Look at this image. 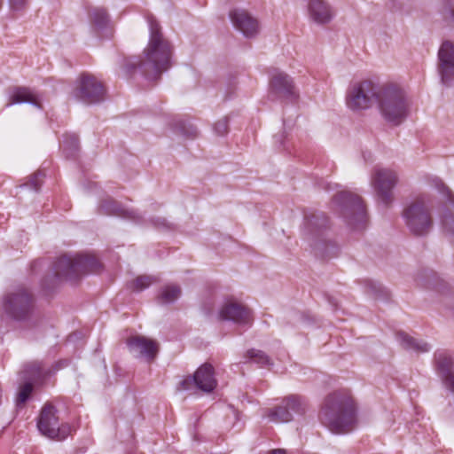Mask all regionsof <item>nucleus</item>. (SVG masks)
<instances>
[{"instance_id": "1", "label": "nucleus", "mask_w": 454, "mask_h": 454, "mask_svg": "<svg viewBox=\"0 0 454 454\" xmlns=\"http://www.w3.org/2000/svg\"><path fill=\"white\" fill-rule=\"evenodd\" d=\"M149 40L143 57H130L125 60L127 74L138 72L148 81L158 80L172 66L173 46L164 36L160 23L153 17L147 18Z\"/></svg>"}, {"instance_id": "2", "label": "nucleus", "mask_w": 454, "mask_h": 454, "mask_svg": "<svg viewBox=\"0 0 454 454\" xmlns=\"http://www.w3.org/2000/svg\"><path fill=\"white\" fill-rule=\"evenodd\" d=\"M319 419L333 433H348L356 423L355 403L348 395L331 394L325 398Z\"/></svg>"}, {"instance_id": "3", "label": "nucleus", "mask_w": 454, "mask_h": 454, "mask_svg": "<svg viewBox=\"0 0 454 454\" xmlns=\"http://www.w3.org/2000/svg\"><path fill=\"white\" fill-rule=\"evenodd\" d=\"M376 105L382 118L395 126L401 124L410 113V101L405 91L393 82L380 84Z\"/></svg>"}, {"instance_id": "4", "label": "nucleus", "mask_w": 454, "mask_h": 454, "mask_svg": "<svg viewBox=\"0 0 454 454\" xmlns=\"http://www.w3.org/2000/svg\"><path fill=\"white\" fill-rule=\"evenodd\" d=\"M103 269L99 260L88 254H64L52 264L54 281H77L89 274H98Z\"/></svg>"}, {"instance_id": "5", "label": "nucleus", "mask_w": 454, "mask_h": 454, "mask_svg": "<svg viewBox=\"0 0 454 454\" xmlns=\"http://www.w3.org/2000/svg\"><path fill=\"white\" fill-rule=\"evenodd\" d=\"M333 210L354 231L365 229L368 217L364 205L358 195L348 191L338 192L333 199Z\"/></svg>"}, {"instance_id": "6", "label": "nucleus", "mask_w": 454, "mask_h": 454, "mask_svg": "<svg viewBox=\"0 0 454 454\" xmlns=\"http://www.w3.org/2000/svg\"><path fill=\"white\" fill-rule=\"evenodd\" d=\"M3 310L5 315L15 321L26 322L34 325L37 319L35 299L24 288L6 294L3 297Z\"/></svg>"}, {"instance_id": "7", "label": "nucleus", "mask_w": 454, "mask_h": 454, "mask_svg": "<svg viewBox=\"0 0 454 454\" xmlns=\"http://www.w3.org/2000/svg\"><path fill=\"white\" fill-rule=\"evenodd\" d=\"M403 217L410 231L416 236L427 235L432 227L433 221L424 196L418 197L407 205Z\"/></svg>"}, {"instance_id": "8", "label": "nucleus", "mask_w": 454, "mask_h": 454, "mask_svg": "<svg viewBox=\"0 0 454 454\" xmlns=\"http://www.w3.org/2000/svg\"><path fill=\"white\" fill-rule=\"evenodd\" d=\"M380 84L370 80L354 83L346 96V105L352 111L365 110L377 103Z\"/></svg>"}, {"instance_id": "9", "label": "nucleus", "mask_w": 454, "mask_h": 454, "mask_svg": "<svg viewBox=\"0 0 454 454\" xmlns=\"http://www.w3.org/2000/svg\"><path fill=\"white\" fill-rule=\"evenodd\" d=\"M328 219L324 212H313L305 215V232L308 239L318 238L313 248L322 256H333L336 254L337 247L334 243L321 239L322 231L327 226Z\"/></svg>"}, {"instance_id": "10", "label": "nucleus", "mask_w": 454, "mask_h": 454, "mask_svg": "<svg viewBox=\"0 0 454 454\" xmlns=\"http://www.w3.org/2000/svg\"><path fill=\"white\" fill-rule=\"evenodd\" d=\"M397 173L388 168L375 167L371 176V184L380 203L388 207L394 200L393 190L398 183Z\"/></svg>"}, {"instance_id": "11", "label": "nucleus", "mask_w": 454, "mask_h": 454, "mask_svg": "<svg viewBox=\"0 0 454 454\" xmlns=\"http://www.w3.org/2000/svg\"><path fill=\"white\" fill-rule=\"evenodd\" d=\"M57 411L51 404H45L41 411L37 427L42 434L44 436L62 441L66 439L72 431L71 427L68 424L59 423V417L57 416Z\"/></svg>"}, {"instance_id": "12", "label": "nucleus", "mask_w": 454, "mask_h": 454, "mask_svg": "<svg viewBox=\"0 0 454 454\" xmlns=\"http://www.w3.org/2000/svg\"><path fill=\"white\" fill-rule=\"evenodd\" d=\"M73 95L84 104H97L104 100L105 89L96 77L83 74L77 80Z\"/></svg>"}, {"instance_id": "13", "label": "nucleus", "mask_w": 454, "mask_h": 454, "mask_svg": "<svg viewBox=\"0 0 454 454\" xmlns=\"http://www.w3.org/2000/svg\"><path fill=\"white\" fill-rule=\"evenodd\" d=\"M48 373V371L43 368V364L39 361H33L24 365L21 374L27 382L23 384L19 389L16 398V405L18 407L23 405L28 400L33 391L32 383L43 380Z\"/></svg>"}, {"instance_id": "14", "label": "nucleus", "mask_w": 454, "mask_h": 454, "mask_svg": "<svg viewBox=\"0 0 454 454\" xmlns=\"http://www.w3.org/2000/svg\"><path fill=\"white\" fill-rule=\"evenodd\" d=\"M306 411V403L297 395H290L283 400L282 404L268 409L266 417L273 423L288 422L293 419V412L301 414Z\"/></svg>"}, {"instance_id": "15", "label": "nucleus", "mask_w": 454, "mask_h": 454, "mask_svg": "<svg viewBox=\"0 0 454 454\" xmlns=\"http://www.w3.org/2000/svg\"><path fill=\"white\" fill-rule=\"evenodd\" d=\"M270 93L281 100L294 101L298 98L293 78L279 70H274L270 74Z\"/></svg>"}, {"instance_id": "16", "label": "nucleus", "mask_w": 454, "mask_h": 454, "mask_svg": "<svg viewBox=\"0 0 454 454\" xmlns=\"http://www.w3.org/2000/svg\"><path fill=\"white\" fill-rule=\"evenodd\" d=\"M438 73L444 86L454 85V43L444 41L438 51Z\"/></svg>"}, {"instance_id": "17", "label": "nucleus", "mask_w": 454, "mask_h": 454, "mask_svg": "<svg viewBox=\"0 0 454 454\" xmlns=\"http://www.w3.org/2000/svg\"><path fill=\"white\" fill-rule=\"evenodd\" d=\"M229 18L233 27L247 38H254L260 32L258 20L244 9L231 11Z\"/></svg>"}, {"instance_id": "18", "label": "nucleus", "mask_w": 454, "mask_h": 454, "mask_svg": "<svg viewBox=\"0 0 454 454\" xmlns=\"http://www.w3.org/2000/svg\"><path fill=\"white\" fill-rule=\"evenodd\" d=\"M434 183L436 189L446 200L441 215L442 224L445 232L449 235L450 241L454 244V195L441 180L435 179Z\"/></svg>"}, {"instance_id": "19", "label": "nucleus", "mask_w": 454, "mask_h": 454, "mask_svg": "<svg viewBox=\"0 0 454 454\" xmlns=\"http://www.w3.org/2000/svg\"><path fill=\"white\" fill-rule=\"evenodd\" d=\"M127 345L136 356L145 357L147 361L154 359L158 353L156 341L144 336H133L128 339Z\"/></svg>"}, {"instance_id": "20", "label": "nucleus", "mask_w": 454, "mask_h": 454, "mask_svg": "<svg viewBox=\"0 0 454 454\" xmlns=\"http://www.w3.org/2000/svg\"><path fill=\"white\" fill-rule=\"evenodd\" d=\"M308 12L309 19L317 24L329 23L334 17V12L325 0H309Z\"/></svg>"}, {"instance_id": "21", "label": "nucleus", "mask_w": 454, "mask_h": 454, "mask_svg": "<svg viewBox=\"0 0 454 454\" xmlns=\"http://www.w3.org/2000/svg\"><path fill=\"white\" fill-rule=\"evenodd\" d=\"M220 317L240 325H247L252 321L251 312L247 308L235 302L225 303L220 310Z\"/></svg>"}, {"instance_id": "22", "label": "nucleus", "mask_w": 454, "mask_h": 454, "mask_svg": "<svg viewBox=\"0 0 454 454\" xmlns=\"http://www.w3.org/2000/svg\"><path fill=\"white\" fill-rule=\"evenodd\" d=\"M99 212L101 214H105L107 215H115L126 219L132 220L134 222H138L141 216L139 214L133 210L125 208L121 206L117 201L107 199L101 202L99 206Z\"/></svg>"}, {"instance_id": "23", "label": "nucleus", "mask_w": 454, "mask_h": 454, "mask_svg": "<svg viewBox=\"0 0 454 454\" xmlns=\"http://www.w3.org/2000/svg\"><path fill=\"white\" fill-rule=\"evenodd\" d=\"M195 386L207 393L212 392L217 385L214 368L209 364H204L194 373Z\"/></svg>"}, {"instance_id": "24", "label": "nucleus", "mask_w": 454, "mask_h": 454, "mask_svg": "<svg viewBox=\"0 0 454 454\" xmlns=\"http://www.w3.org/2000/svg\"><path fill=\"white\" fill-rule=\"evenodd\" d=\"M19 104H29L41 109L38 95L32 90L26 87H16L10 95L6 106Z\"/></svg>"}, {"instance_id": "25", "label": "nucleus", "mask_w": 454, "mask_h": 454, "mask_svg": "<svg viewBox=\"0 0 454 454\" xmlns=\"http://www.w3.org/2000/svg\"><path fill=\"white\" fill-rule=\"evenodd\" d=\"M90 20L93 30L100 35L107 30L109 26V17L106 11L101 7H94L89 13Z\"/></svg>"}, {"instance_id": "26", "label": "nucleus", "mask_w": 454, "mask_h": 454, "mask_svg": "<svg viewBox=\"0 0 454 454\" xmlns=\"http://www.w3.org/2000/svg\"><path fill=\"white\" fill-rule=\"evenodd\" d=\"M436 371L440 377H443L451 372L454 368V357L445 350H440L434 354Z\"/></svg>"}, {"instance_id": "27", "label": "nucleus", "mask_w": 454, "mask_h": 454, "mask_svg": "<svg viewBox=\"0 0 454 454\" xmlns=\"http://www.w3.org/2000/svg\"><path fill=\"white\" fill-rule=\"evenodd\" d=\"M397 339L402 347L407 350L427 352L431 348L430 345L426 341L414 339L405 333H398Z\"/></svg>"}, {"instance_id": "28", "label": "nucleus", "mask_w": 454, "mask_h": 454, "mask_svg": "<svg viewBox=\"0 0 454 454\" xmlns=\"http://www.w3.org/2000/svg\"><path fill=\"white\" fill-rule=\"evenodd\" d=\"M437 12L442 21L454 28V0H442L437 7Z\"/></svg>"}, {"instance_id": "29", "label": "nucleus", "mask_w": 454, "mask_h": 454, "mask_svg": "<svg viewBox=\"0 0 454 454\" xmlns=\"http://www.w3.org/2000/svg\"><path fill=\"white\" fill-rule=\"evenodd\" d=\"M181 294L178 286H162L159 292L158 301L162 304L174 302Z\"/></svg>"}, {"instance_id": "30", "label": "nucleus", "mask_w": 454, "mask_h": 454, "mask_svg": "<svg viewBox=\"0 0 454 454\" xmlns=\"http://www.w3.org/2000/svg\"><path fill=\"white\" fill-rule=\"evenodd\" d=\"M61 147L67 157H74L79 149V139L75 134H66Z\"/></svg>"}, {"instance_id": "31", "label": "nucleus", "mask_w": 454, "mask_h": 454, "mask_svg": "<svg viewBox=\"0 0 454 454\" xmlns=\"http://www.w3.org/2000/svg\"><path fill=\"white\" fill-rule=\"evenodd\" d=\"M249 358L254 360L256 364L262 366H268L271 364L270 357L261 350L250 349L247 351Z\"/></svg>"}, {"instance_id": "32", "label": "nucleus", "mask_w": 454, "mask_h": 454, "mask_svg": "<svg viewBox=\"0 0 454 454\" xmlns=\"http://www.w3.org/2000/svg\"><path fill=\"white\" fill-rule=\"evenodd\" d=\"M417 280L423 282V284H438L439 281L437 274L429 269L421 270L418 274Z\"/></svg>"}, {"instance_id": "33", "label": "nucleus", "mask_w": 454, "mask_h": 454, "mask_svg": "<svg viewBox=\"0 0 454 454\" xmlns=\"http://www.w3.org/2000/svg\"><path fill=\"white\" fill-rule=\"evenodd\" d=\"M44 176L45 174L42 170H39L30 177L29 183L27 185L30 186L34 191L38 192Z\"/></svg>"}, {"instance_id": "34", "label": "nucleus", "mask_w": 454, "mask_h": 454, "mask_svg": "<svg viewBox=\"0 0 454 454\" xmlns=\"http://www.w3.org/2000/svg\"><path fill=\"white\" fill-rule=\"evenodd\" d=\"M160 281V279L156 276L142 275L137 277L130 284H155Z\"/></svg>"}, {"instance_id": "35", "label": "nucleus", "mask_w": 454, "mask_h": 454, "mask_svg": "<svg viewBox=\"0 0 454 454\" xmlns=\"http://www.w3.org/2000/svg\"><path fill=\"white\" fill-rule=\"evenodd\" d=\"M214 130L218 136H224L228 132V121L226 118L221 119L214 125Z\"/></svg>"}, {"instance_id": "36", "label": "nucleus", "mask_w": 454, "mask_h": 454, "mask_svg": "<svg viewBox=\"0 0 454 454\" xmlns=\"http://www.w3.org/2000/svg\"><path fill=\"white\" fill-rule=\"evenodd\" d=\"M441 379L445 387L454 393V372H451Z\"/></svg>"}, {"instance_id": "37", "label": "nucleus", "mask_w": 454, "mask_h": 454, "mask_svg": "<svg viewBox=\"0 0 454 454\" xmlns=\"http://www.w3.org/2000/svg\"><path fill=\"white\" fill-rule=\"evenodd\" d=\"M8 2L12 11H20L26 7L27 0H8Z\"/></svg>"}, {"instance_id": "38", "label": "nucleus", "mask_w": 454, "mask_h": 454, "mask_svg": "<svg viewBox=\"0 0 454 454\" xmlns=\"http://www.w3.org/2000/svg\"><path fill=\"white\" fill-rule=\"evenodd\" d=\"M369 290L367 291L368 294L372 295L375 299H382L381 293H383V286H369Z\"/></svg>"}, {"instance_id": "39", "label": "nucleus", "mask_w": 454, "mask_h": 454, "mask_svg": "<svg viewBox=\"0 0 454 454\" xmlns=\"http://www.w3.org/2000/svg\"><path fill=\"white\" fill-rule=\"evenodd\" d=\"M181 387L184 390H189L192 388V386H195L194 382V375L192 377H187L184 379L181 382Z\"/></svg>"}, {"instance_id": "40", "label": "nucleus", "mask_w": 454, "mask_h": 454, "mask_svg": "<svg viewBox=\"0 0 454 454\" xmlns=\"http://www.w3.org/2000/svg\"><path fill=\"white\" fill-rule=\"evenodd\" d=\"M153 224L159 229H169L170 225L165 218L158 217L156 220H153Z\"/></svg>"}, {"instance_id": "41", "label": "nucleus", "mask_w": 454, "mask_h": 454, "mask_svg": "<svg viewBox=\"0 0 454 454\" xmlns=\"http://www.w3.org/2000/svg\"><path fill=\"white\" fill-rule=\"evenodd\" d=\"M43 264V260L34 261L31 263V271L35 274L36 270H37V268H41Z\"/></svg>"}, {"instance_id": "42", "label": "nucleus", "mask_w": 454, "mask_h": 454, "mask_svg": "<svg viewBox=\"0 0 454 454\" xmlns=\"http://www.w3.org/2000/svg\"><path fill=\"white\" fill-rule=\"evenodd\" d=\"M269 454H286V451L281 449L273 450Z\"/></svg>"}, {"instance_id": "43", "label": "nucleus", "mask_w": 454, "mask_h": 454, "mask_svg": "<svg viewBox=\"0 0 454 454\" xmlns=\"http://www.w3.org/2000/svg\"><path fill=\"white\" fill-rule=\"evenodd\" d=\"M44 286L43 293H44V294H47L48 289H50V288L53 287L54 286L47 285V286Z\"/></svg>"}, {"instance_id": "44", "label": "nucleus", "mask_w": 454, "mask_h": 454, "mask_svg": "<svg viewBox=\"0 0 454 454\" xmlns=\"http://www.w3.org/2000/svg\"><path fill=\"white\" fill-rule=\"evenodd\" d=\"M197 134V130L195 129H192L191 132L189 133V136L194 137Z\"/></svg>"}, {"instance_id": "45", "label": "nucleus", "mask_w": 454, "mask_h": 454, "mask_svg": "<svg viewBox=\"0 0 454 454\" xmlns=\"http://www.w3.org/2000/svg\"><path fill=\"white\" fill-rule=\"evenodd\" d=\"M138 288H137V291H142V287H144L145 286H137Z\"/></svg>"}, {"instance_id": "46", "label": "nucleus", "mask_w": 454, "mask_h": 454, "mask_svg": "<svg viewBox=\"0 0 454 454\" xmlns=\"http://www.w3.org/2000/svg\"><path fill=\"white\" fill-rule=\"evenodd\" d=\"M330 185H331L330 184H327L326 189H330Z\"/></svg>"}]
</instances>
